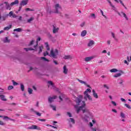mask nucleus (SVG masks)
<instances>
[{"label":"nucleus","mask_w":131,"mask_h":131,"mask_svg":"<svg viewBox=\"0 0 131 131\" xmlns=\"http://www.w3.org/2000/svg\"><path fill=\"white\" fill-rule=\"evenodd\" d=\"M81 106L78 107L77 105H75L74 107L75 108V109H76V112L77 114L79 113V112H80V111L82 110L83 113H85L86 114V117H89V116L91 115V112H90V110H89V109H88L87 108H85L84 109H83V108H84V107H85V102L84 101H82L81 103Z\"/></svg>","instance_id":"f257e3e1"},{"label":"nucleus","mask_w":131,"mask_h":131,"mask_svg":"<svg viewBox=\"0 0 131 131\" xmlns=\"http://www.w3.org/2000/svg\"><path fill=\"white\" fill-rule=\"evenodd\" d=\"M89 93H92V90L90 89H87L86 91H84V99L85 101H88V98L89 100L90 101H93V98H92V96L90 95H89Z\"/></svg>","instance_id":"f03ea898"},{"label":"nucleus","mask_w":131,"mask_h":131,"mask_svg":"<svg viewBox=\"0 0 131 131\" xmlns=\"http://www.w3.org/2000/svg\"><path fill=\"white\" fill-rule=\"evenodd\" d=\"M59 54V51L55 49V51L54 52V50L51 49L50 51V56L54 58V59H57V56H58Z\"/></svg>","instance_id":"7ed1b4c3"},{"label":"nucleus","mask_w":131,"mask_h":131,"mask_svg":"<svg viewBox=\"0 0 131 131\" xmlns=\"http://www.w3.org/2000/svg\"><path fill=\"white\" fill-rule=\"evenodd\" d=\"M28 2L26 0H23L21 2L20 4V6L19 7L18 12L21 11V9H22V7L24 6H26L27 5Z\"/></svg>","instance_id":"20e7f679"},{"label":"nucleus","mask_w":131,"mask_h":131,"mask_svg":"<svg viewBox=\"0 0 131 131\" xmlns=\"http://www.w3.org/2000/svg\"><path fill=\"white\" fill-rule=\"evenodd\" d=\"M83 97L82 95H79L78 97L76 98V103L77 105H79L80 104V102H81V100H82V98Z\"/></svg>","instance_id":"39448f33"},{"label":"nucleus","mask_w":131,"mask_h":131,"mask_svg":"<svg viewBox=\"0 0 131 131\" xmlns=\"http://www.w3.org/2000/svg\"><path fill=\"white\" fill-rule=\"evenodd\" d=\"M55 11L54 12V13H55L56 14H58L59 13V10L62 9V8L61 7V6H60V4H57L55 6Z\"/></svg>","instance_id":"423d86ee"},{"label":"nucleus","mask_w":131,"mask_h":131,"mask_svg":"<svg viewBox=\"0 0 131 131\" xmlns=\"http://www.w3.org/2000/svg\"><path fill=\"white\" fill-rule=\"evenodd\" d=\"M57 99V96H54L52 97H49L48 98V102L49 103H52V102H54V100Z\"/></svg>","instance_id":"0eeeda50"},{"label":"nucleus","mask_w":131,"mask_h":131,"mask_svg":"<svg viewBox=\"0 0 131 131\" xmlns=\"http://www.w3.org/2000/svg\"><path fill=\"white\" fill-rule=\"evenodd\" d=\"M119 73L116 74L114 75V77L117 78L120 77V76H121L122 74H123V71L120 70L119 71Z\"/></svg>","instance_id":"6e6552de"},{"label":"nucleus","mask_w":131,"mask_h":131,"mask_svg":"<svg viewBox=\"0 0 131 131\" xmlns=\"http://www.w3.org/2000/svg\"><path fill=\"white\" fill-rule=\"evenodd\" d=\"M78 81L80 82V83H82V84H84V85H86L87 88H90L91 89V86L86 84V82H84V81L80 80L79 79H78Z\"/></svg>","instance_id":"1a4fd4ad"},{"label":"nucleus","mask_w":131,"mask_h":131,"mask_svg":"<svg viewBox=\"0 0 131 131\" xmlns=\"http://www.w3.org/2000/svg\"><path fill=\"white\" fill-rule=\"evenodd\" d=\"M118 14L119 16H121V17L123 16V17L126 19V20H128V18L126 16V14L125 13H124V12H121V13L118 12Z\"/></svg>","instance_id":"9d476101"},{"label":"nucleus","mask_w":131,"mask_h":131,"mask_svg":"<svg viewBox=\"0 0 131 131\" xmlns=\"http://www.w3.org/2000/svg\"><path fill=\"white\" fill-rule=\"evenodd\" d=\"M53 33H57L59 32V28L56 27L55 25H53Z\"/></svg>","instance_id":"9b49d317"},{"label":"nucleus","mask_w":131,"mask_h":131,"mask_svg":"<svg viewBox=\"0 0 131 131\" xmlns=\"http://www.w3.org/2000/svg\"><path fill=\"white\" fill-rule=\"evenodd\" d=\"M4 4H5L6 5V10H11V7H12V6H11V4H9V3H8V2H5Z\"/></svg>","instance_id":"f8f14e48"},{"label":"nucleus","mask_w":131,"mask_h":131,"mask_svg":"<svg viewBox=\"0 0 131 131\" xmlns=\"http://www.w3.org/2000/svg\"><path fill=\"white\" fill-rule=\"evenodd\" d=\"M63 59H64V60H69V59H73V57L71 55H65L63 57Z\"/></svg>","instance_id":"ddd939ff"},{"label":"nucleus","mask_w":131,"mask_h":131,"mask_svg":"<svg viewBox=\"0 0 131 131\" xmlns=\"http://www.w3.org/2000/svg\"><path fill=\"white\" fill-rule=\"evenodd\" d=\"M92 93H93V97L95 98V99H98V98H99V96H98V94L96 93V91H95V90H92Z\"/></svg>","instance_id":"4468645a"},{"label":"nucleus","mask_w":131,"mask_h":131,"mask_svg":"<svg viewBox=\"0 0 131 131\" xmlns=\"http://www.w3.org/2000/svg\"><path fill=\"white\" fill-rule=\"evenodd\" d=\"M0 99L2 101H4V102H7V99L6 98V96L4 95H0Z\"/></svg>","instance_id":"2eb2a0df"},{"label":"nucleus","mask_w":131,"mask_h":131,"mask_svg":"<svg viewBox=\"0 0 131 131\" xmlns=\"http://www.w3.org/2000/svg\"><path fill=\"white\" fill-rule=\"evenodd\" d=\"M49 84H50L51 85L52 90H55L56 89V86H55V84H54V83L52 81H48Z\"/></svg>","instance_id":"dca6fc26"},{"label":"nucleus","mask_w":131,"mask_h":131,"mask_svg":"<svg viewBox=\"0 0 131 131\" xmlns=\"http://www.w3.org/2000/svg\"><path fill=\"white\" fill-rule=\"evenodd\" d=\"M94 58V56L88 57L85 58V62H90L91 60H93Z\"/></svg>","instance_id":"f3484780"},{"label":"nucleus","mask_w":131,"mask_h":131,"mask_svg":"<svg viewBox=\"0 0 131 131\" xmlns=\"http://www.w3.org/2000/svg\"><path fill=\"white\" fill-rule=\"evenodd\" d=\"M19 4L18 0H15L14 2H12L10 4L11 7H13V6H15V5H18Z\"/></svg>","instance_id":"a211bd4d"},{"label":"nucleus","mask_w":131,"mask_h":131,"mask_svg":"<svg viewBox=\"0 0 131 131\" xmlns=\"http://www.w3.org/2000/svg\"><path fill=\"white\" fill-rule=\"evenodd\" d=\"M86 33H88L86 30L82 31L81 33V36H82V37H83V36H85V35H86Z\"/></svg>","instance_id":"6ab92c4d"},{"label":"nucleus","mask_w":131,"mask_h":131,"mask_svg":"<svg viewBox=\"0 0 131 131\" xmlns=\"http://www.w3.org/2000/svg\"><path fill=\"white\" fill-rule=\"evenodd\" d=\"M63 73L64 74H67V73H68V69H67L66 66H63Z\"/></svg>","instance_id":"aec40b11"},{"label":"nucleus","mask_w":131,"mask_h":131,"mask_svg":"<svg viewBox=\"0 0 131 131\" xmlns=\"http://www.w3.org/2000/svg\"><path fill=\"white\" fill-rule=\"evenodd\" d=\"M24 50H25V51H26L27 52H28V51H37V49H34L33 48H24Z\"/></svg>","instance_id":"412c9836"},{"label":"nucleus","mask_w":131,"mask_h":131,"mask_svg":"<svg viewBox=\"0 0 131 131\" xmlns=\"http://www.w3.org/2000/svg\"><path fill=\"white\" fill-rule=\"evenodd\" d=\"M37 128V126L36 125H32L31 127H28V129H36Z\"/></svg>","instance_id":"4be33fe9"},{"label":"nucleus","mask_w":131,"mask_h":131,"mask_svg":"<svg viewBox=\"0 0 131 131\" xmlns=\"http://www.w3.org/2000/svg\"><path fill=\"white\" fill-rule=\"evenodd\" d=\"M0 117L2 118L3 117V119L5 120V119H9V120H11V121H13L14 120L13 119H12L11 118H10L8 116H4L3 117V116H1L0 115Z\"/></svg>","instance_id":"5701e85b"},{"label":"nucleus","mask_w":131,"mask_h":131,"mask_svg":"<svg viewBox=\"0 0 131 131\" xmlns=\"http://www.w3.org/2000/svg\"><path fill=\"white\" fill-rule=\"evenodd\" d=\"M40 37H38L36 41V45L34 46V49H36V47L38 46V41H40Z\"/></svg>","instance_id":"b1692460"},{"label":"nucleus","mask_w":131,"mask_h":131,"mask_svg":"<svg viewBox=\"0 0 131 131\" xmlns=\"http://www.w3.org/2000/svg\"><path fill=\"white\" fill-rule=\"evenodd\" d=\"M12 28V25H9V26L6 27L4 28V30H10Z\"/></svg>","instance_id":"393cba45"},{"label":"nucleus","mask_w":131,"mask_h":131,"mask_svg":"<svg viewBox=\"0 0 131 131\" xmlns=\"http://www.w3.org/2000/svg\"><path fill=\"white\" fill-rule=\"evenodd\" d=\"M94 40H90L88 43V47H92V46L94 45Z\"/></svg>","instance_id":"a878e982"},{"label":"nucleus","mask_w":131,"mask_h":131,"mask_svg":"<svg viewBox=\"0 0 131 131\" xmlns=\"http://www.w3.org/2000/svg\"><path fill=\"white\" fill-rule=\"evenodd\" d=\"M43 49V46H40L39 47V54H40L41 52H42V50Z\"/></svg>","instance_id":"bb28decb"},{"label":"nucleus","mask_w":131,"mask_h":131,"mask_svg":"<svg viewBox=\"0 0 131 131\" xmlns=\"http://www.w3.org/2000/svg\"><path fill=\"white\" fill-rule=\"evenodd\" d=\"M50 106L51 107V108H52L54 111H56L57 110V108L56 107V106L53 105V104H50Z\"/></svg>","instance_id":"cd10ccee"},{"label":"nucleus","mask_w":131,"mask_h":131,"mask_svg":"<svg viewBox=\"0 0 131 131\" xmlns=\"http://www.w3.org/2000/svg\"><path fill=\"white\" fill-rule=\"evenodd\" d=\"M13 31H17V32H21L22 31V29L18 28L17 29H14Z\"/></svg>","instance_id":"c85d7f7f"},{"label":"nucleus","mask_w":131,"mask_h":131,"mask_svg":"<svg viewBox=\"0 0 131 131\" xmlns=\"http://www.w3.org/2000/svg\"><path fill=\"white\" fill-rule=\"evenodd\" d=\"M20 89H21L22 92H24V91L25 90V86H24V85L23 84H20Z\"/></svg>","instance_id":"c756f323"},{"label":"nucleus","mask_w":131,"mask_h":131,"mask_svg":"<svg viewBox=\"0 0 131 131\" xmlns=\"http://www.w3.org/2000/svg\"><path fill=\"white\" fill-rule=\"evenodd\" d=\"M45 46L47 49V51H50V47L49 46V43L48 42H46L45 43Z\"/></svg>","instance_id":"7c9ffc66"},{"label":"nucleus","mask_w":131,"mask_h":131,"mask_svg":"<svg viewBox=\"0 0 131 131\" xmlns=\"http://www.w3.org/2000/svg\"><path fill=\"white\" fill-rule=\"evenodd\" d=\"M117 71H118V70L116 69H113L110 70V72L112 73H113V72H117Z\"/></svg>","instance_id":"2f4dec72"},{"label":"nucleus","mask_w":131,"mask_h":131,"mask_svg":"<svg viewBox=\"0 0 131 131\" xmlns=\"http://www.w3.org/2000/svg\"><path fill=\"white\" fill-rule=\"evenodd\" d=\"M34 20V17H31L29 19H28L27 22L28 23H30L31 21H33Z\"/></svg>","instance_id":"473e14b6"},{"label":"nucleus","mask_w":131,"mask_h":131,"mask_svg":"<svg viewBox=\"0 0 131 131\" xmlns=\"http://www.w3.org/2000/svg\"><path fill=\"white\" fill-rule=\"evenodd\" d=\"M4 42H10V40L8 37H5V39L4 40Z\"/></svg>","instance_id":"72a5a7b5"},{"label":"nucleus","mask_w":131,"mask_h":131,"mask_svg":"<svg viewBox=\"0 0 131 131\" xmlns=\"http://www.w3.org/2000/svg\"><path fill=\"white\" fill-rule=\"evenodd\" d=\"M33 91V90H32V89H31V88L28 89V92L29 94H30V95H31V94H32Z\"/></svg>","instance_id":"f704fd0d"},{"label":"nucleus","mask_w":131,"mask_h":131,"mask_svg":"<svg viewBox=\"0 0 131 131\" xmlns=\"http://www.w3.org/2000/svg\"><path fill=\"white\" fill-rule=\"evenodd\" d=\"M40 59L41 60H43L44 61H47V62H50V60H49V59H47L45 57H40Z\"/></svg>","instance_id":"c9c22d12"},{"label":"nucleus","mask_w":131,"mask_h":131,"mask_svg":"<svg viewBox=\"0 0 131 131\" xmlns=\"http://www.w3.org/2000/svg\"><path fill=\"white\" fill-rule=\"evenodd\" d=\"M120 116L122 118H125V115L123 112H121Z\"/></svg>","instance_id":"e433bc0d"},{"label":"nucleus","mask_w":131,"mask_h":131,"mask_svg":"<svg viewBox=\"0 0 131 131\" xmlns=\"http://www.w3.org/2000/svg\"><path fill=\"white\" fill-rule=\"evenodd\" d=\"M26 11H27V12H28V11H31V12H34V9H30V8H26Z\"/></svg>","instance_id":"4c0bfd02"},{"label":"nucleus","mask_w":131,"mask_h":131,"mask_svg":"<svg viewBox=\"0 0 131 131\" xmlns=\"http://www.w3.org/2000/svg\"><path fill=\"white\" fill-rule=\"evenodd\" d=\"M70 119L71 120V122H72L73 124H75V120H74V119L72 118H70Z\"/></svg>","instance_id":"58836bf2"},{"label":"nucleus","mask_w":131,"mask_h":131,"mask_svg":"<svg viewBox=\"0 0 131 131\" xmlns=\"http://www.w3.org/2000/svg\"><path fill=\"white\" fill-rule=\"evenodd\" d=\"M13 89H14V86H13L12 85H9L8 88V90L9 91H11V90H13Z\"/></svg>","instance_id":"ea45409f"},{"label":"nucleus","mask_w":131,"mask_h":131,"mask_svg":"<svg viewBox=\"0 0 131 131\" xmlns=\"http://www.w3.org/2000/svg\"><path fill=\"white\" fill-rule=\"evenodd\" d=\"M124 106L126 107V108H128V109H131V107L130 106V105L126 103L124 104Z\"/></svg>","instance_id":"a19ab883"},{"label":"nucleus","mask_w":131,"mask_h":131,"mask_svg":"<svg viewBox=\"0 0 131 131\" xmlns=\"http://www.w3.org/2000/svg\"><path fill=\"white\" fill-rule=\"evenodd\" d=\"M112 36L114 39H116V37L115 36V34L113 32H111Z\"/></svg>","instance_id":"79ce46f5"},{"label":"nucleus","mask_w":131,"mask_h":131,"mask_svg":"<svg viewBox=\"0 0 131 131\" xmlns=\"http://www.w3.org/2000/svg\"><path fill=\"white\" fill-rule=\"evenodd\" d=\"M34 113H35L36 114V115H37V116H41V114H40L36 111H34Z\"/></svg>","instance_id":"37998d69"},{"label":"nucleus","mask_w":131,"mask_h":131,"mask_svg":"<svg viewBox=\"0 0 131 131\" xmlns=\"http://www.w3.org/2000/svg\"><path fill=\"white\" fill-rule=\"evenodd\" d=\"M13 11H10L8 14V15L9 16V17H12L13 16Z\"/></svg>","instance_id":"c03bdc74"},{"label":"nucleus","mask_w":131,"mask_h":131,"mask_svg":"<svg viewBox=\"0 0 131 131\" xmlns=\"http://www.w3.org/2000/svg\"><path fill=\"white\" fill-rule=\"evenodd\" d=\"M103 87L105 88V89H106V90H109V86L107 85V84H105L103 85Z\"/></svg>","instance_id":"a18cd8bd"},{"label":"nucleus","mask_w":131,"mask_h":131,"mask_svg":"<svg viewBox=\"0 0 131 131\" xmlns=\"http://www.w3.org/2000/svg\"><path fill=\"white\" fill-rule=\"evenodd\" d=\"M49 55V52L48 51H46L43 53V56L46 57V56H48Z\"/></svg>","instance_id":"49530a36"},{"label":"nucleus","mask_w":131,"mask_h":131,"mask_svg":"<svg viewBox=\"0 0 131 131\" xmlns=\"http://www.w3.org/2000/svg\"><path fill=\"white\" fill-rule=\"evenodd\" d=\"M38 120L39 121L44 122V121H46V120L45 119L38 118Z\"/></svg>","instance_id":"de8ad7c7"},{"label":"nucleus","mask_w":131,"mask_h":131,"mask_svg":"<svg viewBox=\"0 0 131 131\" xmlns=\"http://www.w3.org/2000/svg\"><path fill=\"white\" fill-rule=\"evenodd\" d=\"M91 17H93L94 19H96V14L92 13L91 14Z\"/></svg>","instance_id":"09e8293b"},{"label":"nucleus","mask_w":131,"mask_h":131,"mask_svg":"<svg viewBox=\"0 0 131 131\" xmlns=\"http://www.w3.org/2000/svg\"><path fill=\"white\" fill-rule=\"evenodd\" d=\"M100 12H101V13L102 16H103V17H104V18H106V16H105V15H104V12H103V11H102V10H101V9H100Z\"/></svg>","instance_id":"8fccbe9b"},{"label":"nucleus","mask_w":131,"mask_h":131,"mask_svg":"<svg viewBox=\"0 0 131 131\" xmlns=\"http://www.w3.org/2000/svg\"><path fill=\"white\" fill-rule=\"evenodd\" d=\"M12 82L13 83V85H18V83L15 82L14 80H12Z\"/></svg>","instance_id":"3c124183"},{"label":"nucleus","mask_w":131,"mask_h":131,"mask_svg":"<svg viewBox=\"0 0 131 131\" xmlns=\"http://www.w3.org/2000/svg\"><path fill=\"white\" fill-rule=\"evenodd\" d=\"M0 125H5V123L3 121L0 120Z\"/></svg>","instance_id":"603ef678"},{"label":"nucleus","mask_w":131,"mask_h":131,"mask_svg":"<svg viewBox=\"0 0 131 131\" xmlns=\"http://www.w3.org/2000/svg\"><path fill=\"white\" fill-rule=\"evenodd\" d=\"M33 42H34V40H32L30 42L29 46H32L33 45Z\"/></svg>","instance_id":"864d4df0"},{"label":"nucleus","mask_w":131,"mask_h":131,"mask_svg":"<svg viewBox=\"0 0 131 131\" xmlns=\"http://www.w3.org/2000/svg\"><path fill=\"white\" fill-rule=\"evenodd\" d=\"M67 115H68V116H69L70 117H72V115H71V113L68 112L67 113Z\"/></svg>","instance_id":"5fc2aeb1"},{"label":"nucleus","mask_w":131,"mask_h":131,"mask_svg":"<svg viewBox=\"0 0 131 131\" xmlns=\"http://www.w3.org/2000/svg\"><path fill=\"white\" fill-rule=\"evenodd\" d=\"M112 104H113L114 106H116V102H115V101H112Z\"/></svg>","instance_id":"6e6d98bb"},{"label":"nucleus","mask_w":131,"mask_h":131,"mask_svg":"<svg viewBox=\"0 0 131 131\" xmlns=\"http://www.w3.org/2000/svg\"><path fill=\"white\" fill-rule=\"evenodd\" d=\"M120 4L123 6V7H124V4L121 1V0H119Z\"/></svg>","instance_id":"4d7b16f0"},{"label":"nucleus","mask_w":131,"mask_h":131,"mask_svg":"<svg viewBox=\"0 0 131 131\" xmlns=\"http://www.w3.org/2000/svg\"><path fill=\"white\" fill-rule=\"evenodd\" d=\"M53 63L55 64V65H58L59 63H58V62H57L56 60H53Z\"/></svg>","instance_id":"13d9d810"},{"label":"nucleus","mask_w":131,"mask_h":131,"mask_svg":"<svg viewBox=\"0 0 131 131\" xmlns=\"http://www.w3.org/2000/svg\"><path fill=\"white\" fill-rule=\"evenodd\" d=\"M112 111L113 112H114L115 113H117V111H116V110H115V109H113V110H112Z\"/></svg>","instance_id":"bf43d9fd"},{"label":"nucleus","mask_w":131,"mask_h":131,"mask_svg":"<svg viewBox=\"0 0 131 131\" xmlns=\"http://www.w3.org/2000/svg\"><path fill=\"white\" fill-rule=\"evenodd\" d=\"M111 44V41L110 40H107V45H110Z\"/></svg>","instance_id":"052dcab7"},{"label":"nucleus","mask_w":131,"mask_h":131,"mask_svg":"<svg viewBox=\"0 0 131 131\" xmlns=\"http://www.w3.org/2000/svg\"><path fill=\"white\" fill-rule=\"evenodd\" d=\"M13 18H17V15L16 14H13L12 15Z\"/></svg>","instance_id":"680f3d73"},{"label":"nucleus","mask_w":131,"mask_h":131,"mask_svg":"<svg viewBox=\"0 0 131 131\" xmlns=\"http://www.w3.org/2000/svg\"><path fill=\"white\" fill-rule=\"evenodd\" d=\"M110 5L111 7H112V8H115L114 6L112 5V2L111 3H110Z\"/></svg>","instance_id":"e2e57ef3"},{"label":"nucleus","mask_w":131,"mask_h":131,"mask_svg":"<svg viewBox=\"0 0 131 131\" xmlns=\"http://www.w3.org/2000/svg\"><path fill=\"white\" fill-rule=\"evenodd\" d=\"M84 24H85L84 23H82L80 25V26H81V27H83V26H84Z\"/></svg>","instance_id":"0e129e2a"},{"label":"nucleus","mask_w":131,"mask_h":131,"mask_svg":"<svg viewBox=\"0 0 131 131\" xmlns=\"http://www.w3.org/2000/svg\"><path fill=\"white\" fill-rule=\"evenodd\" d=\"M121 101H122V102H125V99L122 98H121Z\"/></svg>","instance_id":"69168bd1"},{"label":"nucleus","mask_w":131,"mask_h":131,"mask_svg":"<svg viewBox=\"0 0 131 131\" xmlns=\"http://www.w3.org/2000/svg\"><path fill=\"white\" fill-rule=\"evenodd\" d=\"M98 64H101V63H103V60H100L98 62Z\"/></svg>","instance_id":"338daca9"},{"label":"nucleus","mask_w":131,"mask_h":131,"mask_svg":"<svg viewBox=\"0 0 131 131\" xmlns=\"http://www.w3.org/2000/svg\"><path fill=\"white\" fill-rule=\"evenodd\" d=\"M124 63L125 64H127V65H128V63H127V60H124Z\"/></svg>","instance_id":"774afa93"}]
</instances>
